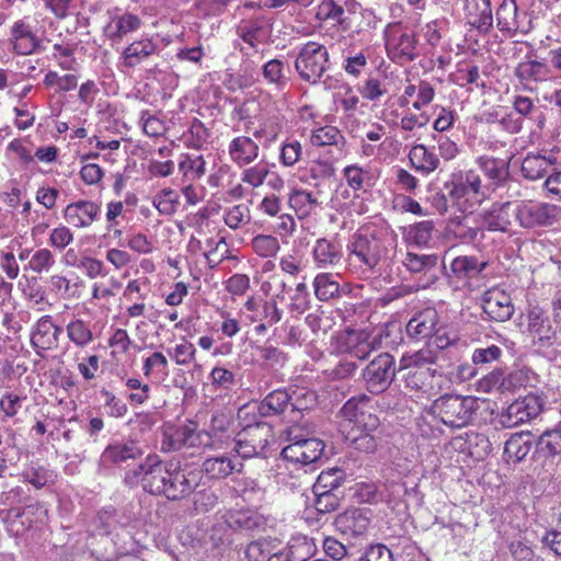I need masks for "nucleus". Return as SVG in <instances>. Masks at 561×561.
Wrapping results in <instances>:
<instances>
[{"mask_svg": "<svg viewBox=\"0 0 561 561\" xmlns=\"http://www.w3.org/2000/svg\"><path fill=\"white\" fill-rule=\"evenodd\" d=\"M316 401L312 392H305L301 396L296 391L289 394L285 390H275L267 394L260 405V411L264 415L282 413L288 403L295 409H308Z\"/></svg>", "mask_w": 561, "mask_h": 561, "instance_id": "nucleus-14", "label": "nucleus"}, {"mask_svg": "<svg viewBox=\"0 0 561 561\" xmlns=\"http://www.w3.org/2000/svg\"><path fill=\"white\" fill-rule=\"evenodd\" d=\"M328 64L327 47L317 42H308L297 53L295 69L302 81L316 84L327 71Z\"/></svg>", "mask_w": 561, "mask_h": 561, "instance_id": "nucleus-6", "label": "nucleus"}, {"mask_svg": "<svg viewBox=\"0 0 561 561\" xmlns=\"http://www.w3.org/2000/svg\"><path fill=\"white\" fill-rule=\"evenodd\" d=\"M263 77L266 82L277 87H283L288 81L284 71V64L279 59H272L264 65Z\"/></svg>", "mask_w": 561, "mask_h": 561, "instance_id": "nucleus-55", "label": "nucleus"}, {"mask_svg": "<svg viewBox=\"0 0 561 561\" xmlns=\"http://www.w3.org/2000/svg\"><path fill=\"white\" fill-rule=\"evenodd\" d=\"M312 257L318 267L327 268L336 265L341 261V252L331 241L318 239L312 249Z\"/></svg>", "mask_w": 561, "mask_h": 561, "instance_id": "nucleus-35", "label": "nucleus"}, {"mask_svg": "<svg viewBox=\"0 0 561 561\" xmlns=\"http://www.w3.org/2000/svg\"><path fill=\"white\" fill-rule=\"evenodd\" d=\"M209 446V435L206 431L197 430V426L193 422H188L187 437L185 449L191 451V454L199 453L205 449H208Z\"/></svg>", "mask_w": 561, "mask_h": 561, "instance_id": "nucleus-48", "label": "nucleus"}, {"mask_svg": "<svg viewBox=\"0 0 561 561\" xmlns=\"http://www.w3.org/2000/svg\"><path fill=\"white\" fill-rule=\"evenodd\" d=\"M241 463L237 462L230 453L206 458L203 462V471L211 479H225L234 471H240Z\"/></svg>", "mask_w": 561, "mask_h": 561, "instance_id": "nucleus-30", "label": "nucleus"}, {"mask_svg": "<svg viewBox=\"0 0 561 561\" xmlns=\"http://www.w3.org/2000/svg\"><path fill=\"white\" fill-rule=\"evenodd\" d=\"M72 241L73 233L71 230L64 225H59L50 231L48 244L57 250H64Z\"/></svg>", "mask_w": 561, "mask_h": 561, "instance_id": "nucleus-63", "label": "nucleus"}, {"mask_svg": "<svg viewBox=\"0 0 561 561\" xmlns=\"http://www.w3.org/2000/svg\"><path fill=\"white\" fill-rule=\"evenodd\" d=\"M228 151L231 160L236 164L242 167L248 165L257 159L260 147L250 137L239 136L230 141Z\"/></svg>", "mask_w": 561, "mask_h": 561, "instance_id": "nucleus-29", "label": "nucleus"}, {"mask_svg": "<svg viewBox=\"0 0 561 561\" xmlns=\"http://www.w3.org/2000/svg\"><path fill=\"white\" fill-rule=\"evenodd\" d=\"M188 423L181 426L167 424L163 426V437L161 442V450L171 453L175 450H184L187 437Z\"/></svg>", "mask_w": 561, "mask_h": 561, "instance_id": "nucleus-37", "label": "nucleus"}, {"mask_svg": "<svg viewBox=\"0 0 561 561\" xmlns=\"http://www.w3.org/2000/svg\"><path fill=\"white\" fill-rule=\"evenodd\" d=\"M379 347L377 336L367 330H344L331 337V348L337 354H348L357 359H366Z\"/></svg>", "mask_w": 561, "mask_h": 561, "instance_id": "nucleus-7", "label": "nucleus"}, {"mask_svg": "<svg viewBox=\"0 0 561 561\" xmlns=\"http://www.w3.org/2000/svg\"><path fill=\"white\" fill-rule=\"evenodd\" d=\"M394 376L393 358L388 353L379 354L365 368L363 377L370 392L383 391Z\"/></svg>", "mask_w": 561, "mask_h": 561, "instance_id": "nucleus-13", "label": "nucleus"}, {"mask_svg": "<svg viewBox=\"0 0 561 561\" xmlns=\"http://www.w3.org/2000/svg\"><path fill=\"white\" fill-rule=\"evenodd\" d=\"M486 266V262H480L474 256H458L450 263L451 272L458 277H471L483 271Z\"/></svg>", "mask_w": 561, "mask_h": 561, "instance_id": "nucleus-41", "label": "nucleus"}, {"mask_svg": "<svg viewBox=\"0 0 561 561\" xmlns=\"http://www.w3.org/2000/svg\"><path fill=\"white\" fill-rule=\"evenodd\" d=\"M481 228L490 231H506L512 218L515 217L514 203L493 204L489 209L478 215Z\"/></svg>", "mask_w": 561, "mask_h": 561, "instance_id": "nucleus-20", "label": "nucleus"}, {"mask_svg": "<svg viewBox=\"0 0 561 561\" xmlns=\"http://www.w3.org/2000/svg\"><path fill=\"white\" fill-rule=\"evenodd\" d=\"M26 482L33 484L36 489H41L48 482L53 481L54 474L42 466H30L23 472Z\"/></svg>", "mask_w": 561, "mask_h": 561, "instance_id": "nucleus-58", "label": "nucleus"}, {"mask_svg": "<svg viewBox=\"0 0 561 561\" xmlns=\"http://www.w3.org/2000/svg\"><path fill=\"white\" fill-rule=\"evenodd\" d=\"M205 160L202 156L190 157L185 156L179 163L180 171L184 176H191L192 179L202 178L205 172Z\"/></svg>", "mask_w": 561, "mask_h": 561, "instance_id": "nucleus-57", "label": "nucleus"}, {"mask_svg": "<svg viewBox=\"0 0 561 561\" xmlns=\"http://www.w3.org/2000/svg\"><path fill=\"white\" fill-rule=\"evenodd\" d=\"M370 524L368 512L360 508H350L335 518L336 528L351 536H360L366 533Z\"/></svg>", "mask_w": 561, "mask_h": 561, "instance_id": "nucleus-24", "label": "nucleus"}, {"mask_svg": "<svg viewBox=\"0 0 561 561\" xmlns=\"http://www.w3.org/2000/svg\"><path fill=\"white\" fill-rule=\"evenodd\" d=\"M457 341V335L454 332L446 330L435 329L427 345L423 350L434 351L438 355V351H443Z\"/></svg>", "mask_w": 561, "mask_h": 561, "instance_id": "nucleus-59", "label": "nucleus"}, {"mask_svg": "<svg viewBox=\"0 0 561 561\" xmlns=\"http://www.w3.org/2000/svg\"><path fill=\"white\" fill-rule=\"evenodd\" d=\"M240 35L243 42L255 48L259 44L265 42L267 32L261 24L249 22L240 27Z\"/></svg>", "mask_w": 561, "mask_h": 561, "instance_id": "nucleus-56", "label": "nucleus"}, {"mask_svg": "<svg viewBox=\"0 0 561 561\" xmlns=\"http://www.w3.org/2000/svg\"><path fill=\"white\" fill-rule=\"evenodd\" d=\"M175 461L162 462L157 455H149L135 470V477L141 479L145 491L156 495H167L169 478L175 470Z\"/></svg>", "mask_w": 561, "mask_h": 561, "instance_id": "nucleus-8", "label": "nucleus"}, {"mask_svg": "<svg viewBox=\"0 0 561 561\" xmlns=\"http://www.w3.org/2000/svg\"><path fill=\"white\" fill-rule=\"evenodd\" d=\"M343 479V471L336 467L322 471L313 485V492L336 489Z\"/></svg>", "mask_w": 561, "mask_h": 561, "instance_id": "nucleus-53", "label": "nucleus"}, {"mask_svg": "<svg viewBox=\"0 0 561 561\" xmlns=\"http://www.w3.org/2000/svg\"><path fill=\"white\" fill-rule=\"evenodd\" d=\"M314 295L321 301H327L339 294L340 286L331 274L320 273L313 279Z\"/></svg>", "mask_w": 561, "mask_h": 561, "instance_id": "nucleus-45", "label": "nucleus"}, {"mask_svg": "<svg viewBox=\"0 0 561 561\" xmlns=\"http://www.w3.org/2000/svg\"><path fill=\"white\" fill-rule=\"evenodd\" d=\"M288 205L298 218L309 217L319 206L312 193L302 188H293L288 195Z\"/></svg>", "mask_w": 561, "mask_h": 561, "instance_id": "nucleus-33", "label": "nucleus"}, {"mask_svg": "<svg viewBox=\"0 0 561 561\" xmlns=\"http://www.w3.org/2000/svg\"><path fill=\"white\" fill-rule=\"evenodd\" d=\"M324 444L317 438L297 440L284 447L282 455L284 459L301 465L316 462L322 456Z\"/></svg>", "mask_w": 561, "mask_h": 561, "instance_id": "nucleus-19", "label": "nucleus"}, {"mask_svg": "<svg viewBox=\"0 0 561 561\" xmlns=\"http://www.w3.org/2000/svg\"><path fill=\"white\" fill-rule=\"evenodd\" d=\"M316 545L312 539L306 536H296L290 539L286 548L289 561H307L316 552Z\"/></svg>", "mask_w": 561, "mask_h": 561, "instance_id": "nucleus-39", "label": "nucleus"}, {"mask_svg": "<svg viewBox=\"0 0 561 561\" xmlns=\"http://www.w3.org/2000/svg\"><path fill=\"white\" fill-rule=\"evenodd\" d=\"M497 27L501 32L507 33L513 36L517 32L527 33L529 26L525 25L518 14V9L515 0H503L496 11Z\"/></svg>", "mask_w": 561, "mask_h": 561, "instance_id": "nucleus-22", "label": "nucleus"}, {"mask_svg": "<svg viewBox=\"0 0 561 561\" xmlns=\"http://www.w3.org/2000/svg\"><path fill=\"white\" fill-rule=\"evenodd\" d=\"M126 387L133 392L128 396L130 404H142L149 399L150 387L147 383H142L137 378H128L126 380Z\"/></svg>", "mask_w": 561, "mask_h": 561, "instance_id": "nucleus-62", "label": "nucleus"}, {"mask_svg": "<svg viewBox=\"0 0 561 561\" xmlns=\"http://www.w3.org/2000/svg\"><path fill=\"white\" fill-rule=\"evenodd\" d=\"M43 84L48 89H55L57 93L68 92L77 88L78 77L73 73L59 75L49 70L43 79Z\"/></svg>", "mask_w": 561, "mask_h": 561, "instance_id": "nucleus-43", "label": "nucleus"}, {"mask_svg": "<svg viewBox=\"0 0 561 561\" xmlns=\"http://www.w3.org/2000/svg\"><path fill=\"white\" fill-rule=\"evenodd\" d=\"M37 24V20L31 16H24L12 24L10 43L16 54L30 55L38 48L41 38Z\"/></svg>", "mask_w": 561, "mask_h": 561, "instance_id": "nucleus-11", "label": "nucleus"}, {"mask_svg": "<svg viewBox=\"0 0 561 561\" xmlns=\"http://www.w3.org/2000/svg\"><path fill=\"white\" fill-rule=\"evenodd\" d=\"M253 252L263 259L275 257L280 250L278 239L272 234H257L251 240Z\"/></svg>", "mask_w": 561, "mask_h": 561, "instance_id": "nucleus-42", "label": "nucleus"}, {"mask_svg": "<svg viewBox=\"0 0 561 561\" xmlns=\"http://www.w3.org/2000/svg\"><path fill=\"white\" fill-rule=\"evenodd\" d=\"M343 139L341 131L334 126H324L312 131L311 144L318 147L337 145Z\"/></svg>", "mask_w": 561, "mask_h": 561, "instance_id": "nucleus-52", "label": "nucleus"}, {"mask_svg": "<svg viewBox=\"0 0 561 561\" xmlns=\"http://www.w3.org/2000/svg\"><path fill=\"white\" fill-rule=\"evenodd\" d=\"M517 71L522 77H528L536 81H545L552 76L550 65L548 66L538 60H529L519 64Z\"/></svg>", "mask_w": 561, "mask_h": 561, "instance_id": "nucleus-47", "label": "nucleus"}, {"mask_svg": "<svg viewBox=\"0 0 561 561\" xmlns=\"http://www.w3.org/2000/svg\"><path fill=\"white\" fill-rule=\"evenodd\" d=\"M465 14L468 23L480 30L489 31L493 24L490 0H463Z\"/></svg>", "mask_w": 561, "mask_h": 561, "instance_id": "nucleus-25", "label": "nucleus"}, {"mask_svg": "<svg viewBox=\"0 0 561 561\" xmlns=\"http://www.w3.org/2000/svg\"><path fill=\"white\" fill-rule=\"evenodd\" d=\"M340 426L347 433V438L366 451H373L376 443L370 435L379 425L378 417L370 412L366 396L351 398L340 410Z\"/></svg>", "mask_w": 561, "mask_h": 561, "instance_id": "nucleus-2", "label": "nucleus"}, {"mask_svg": "<svg viewBox=\"0 0 561 561\" xmlns=\"http://www.w3.org/2000/svg\"><path fill=\"white\" fill-rule=\"evenodd\" d=\"M542 411V400L536 394H528L511 403L500 415L504 427H515L537 417Z\"/></svg>", "mask_w": 561, "mask_h": 561, "instance_id": "nucleus-12", "label": "nucleus"}, {"mask_svg": "<svg viewBox=\"0 0 561 561\" xmlns=\"http://www.w3.org/2000/svg\"><path fill=\"white\" fill-rule=\"evenodd\" d=\"M100 213L98 204L90 201H79L67 205L64 210L66 221L77 228L92 225Z\"/></svg>", "mask_w": 561, "mask_h": 561, "instance_id": "nucleus-23", "label": "nucleus"}, {"mask_svg": "<svg viewBox=\"0 0 561 561\" xmlns=\"http://www.w3.org/2000/svg\"><path fill=\"white\" fill-rule=\"evenodd\" d=\"M195 354V346L186 340H183L169 351L170 357L175 362V364L181 366L188 365L194 359Z\"/></svg>", "mask_w": 561, "mask_h": 561, "instance_id": "nucleus-60", "label": "nucleus"}, {"mask_svg": "<svg viewBox=\"0 0 561 561\" xmlns=\"http://www.w3.org/2000/svg\"><path fill=\"white\" fill-rule=\"evenodd\" d=\"M433 230L434 226L432 221H420L411 227L409 238L419 247L427 245L432 239Z\"/></svg>", "mask_w": 561, "mask_h": 561, "instance_id": "nucleus-61", "label": "nucleus"}, {"mask_svg": "<svg viewBox=\"0 0 561 561\" xmlns=\"http://www.w3.org/2000/svg\"><path fill=\"white\" fill-rule=\"evenodd\" d=\"M436 362L437 354L431 350H420L403 356L400 368L408 370L404 375L405 388L428 398L436 396L446 383L443 374L432 367Z\"/></svg>", "mask_w": 561, "mask_h": 561, "instance_id": "nucleus-1", "label": "nucleus"}, {"mask_svg": "<svg viewBox=\"0 0 561 561\" xmlns=\"http://www.w3.org/2000/svg\"><path fill=\"white\" fill-rule=\"evenodd\" d=\"M175 470L169 478V485L165 497L172 501L181 500L188 495L196 485V474L181 470L180 463L175 462Z\"/></svg>", "mask_w": 561, "mask_h": 561, "instance_id": "nucleus-26", "label": "nucleus"}, {"mask_svg": "<svg viewBox=\"0 0 561 561\" xmlns=\"http://www.w3.org/2000/svg\"><path fill=\"white\" fill-rule=\"evenodd\" d=\"M270 174V169L265 163H256L244 169L241 173V182L252 188L260 187L264 184Z\"/></svg>", "mask_w": 561, "mask_h": 561, "instance_id": "nucleus-51", "label": "nucleus"}, {"mask_svg": "<svg viewBox=\"0 0 561 561\" xmlns=\"http://www.w3.org/2000/svg\"><path fill=\"white\" fill-rule=\"evenodd\" d=\"M526 332L533 343L540 348L550 347L556 344L557 332L549 318L539 308H533L527 313Z\"/></svg>", "mask_w": 561, "mask_h": 561, "instance_id": "nucleus-17", "label": "nucleus"}, {"mask_svg": "<svg viewBox=\"0 0 561 561\" xmlns=\"http://www.w3.org/2000/svg\"><path fill=\"white\" fill-rule=\"evenodd\" d=\"M478 409V400L472 397L444 396L434 401V413L450 427H463L470 423Z\"/></svg>", "mask_w": 561, "mask_h": 561, "instance_id": "nucleus-5", "label": "nucleus"}, {"mask_svg": "<svg viewBox=\"0 0 561 561\" xmlns=\"http://www.w3.org/2000/svg\"><path fill=\"white\" fill-rule=\"evenodd\" d=\"M402 263L410 272L421 273L433 268L437 264V257L435 255H419L409 252Z\"/></svg>", "mask_w": 561, "mask_h": 561, "instance_id": "nucleus-54", "label": "nucleus"}, {"mask_svg": "<svg viewBox=\"0 0 561 561\" xmlns=\"http://www.w3.org/2000/svg\"><path fill=\"white\" fill-rule=\"evenodd\" d=\"M554 163V159L540 154H528L522 162L520 171L524 178L535 181L542 178L549 168Z\"/></svg>", "mask_w": 561, "mask_h": 561, "instance_id": "nucleus-38", "label": "nucleus"}, {"mask_svg": "<svg viewBox=\"0 0 561 561\" xmlns=\"http://www.w3.org/2000/svg\"><path fill=\"white\" fill-rule=\"evenodd\" d=\"M386 49L393 58L412 60L415 50L414 34L400 24H389L385 30Z\"/></svg>", "mask_w": 561, "mask_h": 561, "instance_id": "nucleus-15", "label": "nucleus"}, {"mask_svg": "<svg viewBox=\"0 0 561 561\" xmlns=\"http://www.w3.org/2000/svg\"><path fill=\"white\" fill-rule=\"evenodd\" d=\"M272 436V427L268 424L250 425L236 436L233 453L243 458L259 456L264 451Z\"/></svg>", "mask_w": 561, "mask_h": 561, "instance_id": "nucleus-10", "label": "nucleus"}, {"mask_svg": "<svg viewBox=\"0 0 561 561\" xmlns=\"http://www.w3.org/2000/svg\"><path fill=\"white\" fill-rule=\"evenodd\" d=\"M346 264L350 271L366 273L373 271L386 255L383 242L374 234L358 233L347 245Z\"/></svg>", "mask_w": 561, "mask_h": 561, "instance_id": "nucleus-4", "label": "nucleus"}, {"mask_svg": "<svg viewBox=\"0 0 561 561\" xmlns=\"http://www.w3.org/2000/svg\"><path fill=\"white\" fill-rule=\"evenodd\" d=\"M409 160L415 170L425 174L434 172L439 165L438 157L424 145L413 146L409 152Z\"/></svg>", "mask_w": 561, "mask_h": 561, "instance_id": "nucleus-36", "label": "nucleus"}, {"mask_svg": "<svg viewBox=\"0 0 561 561\" xmlns=\"http://www.w3.org/2000/svg\"><path fill=\"white\" fill-rule=\"evenodd\" d=\"M153 205L162 215H172L179 206V194L172 188H164L153 197Z\"/></svg>", "mask_w": 561, "mask_h": 561, "instance_id": "nucleus-50", "label": "nucleus"}, {"mask_svg": "<svg viewBox=\"0 0 561 561\" xmlns=\"http://www.w3.org/2000/svg\"><path fill=\"white\" fill-rule=\"evenodd\" d=\"M227 422L225 417H213L211 428L208 432L209 446L208 449L214 450H228L233 451L234 438L227 430Z\"/></svg>", "mask_w": 561, "mask_h": 561, "instance_id": "nucleus-32", "label": "nucleus"}, {"mask_svg": "<svg viewBox=\"0 0 561 561\" xmlns=\"http://www.w3.org/2000/svg\"><path fill=\"white\" fill-rule=\"evenodd\" d=\"M444 190L451 202L461 211H472L486 198L480 176L473 171L453 174L445 182Z\"/></svg>", "mask_w": 561, "mask_h": 561, "instance_id": "nucleus-3", "label": "nucleus"}, {"mask_svg": "<svg viewBox=\"0 0 561 561\" xmlns=\"http://www.w3.org/2000/svg\"><path fill=\"white\" fill-rule=\"evenodd\" d=\"M60 328L55 325L49 316L42 317L33 327L31 343L38 354L57 346Z\"/></svg>", "mask_w": 561, "mask_h": 561, "instance_id": "nucleus-21", "label": "nucleus"}, {"mask_svg": "<svg viewBox=\"0 0 561 561\" xmlns=\"http://www.w3.org/2000/svg\"><path fill=\"white\" fill-rule=\"evenodd\" d=\"M482 308L490 319L499 322L510 320L514 313L511 296L499 287L490 288L483 294Z\"/></svg>", "mask_w": 561, "mask_h": 561, "instance_id": "nucleus-18", "label": "nucleus"}, {"mask_svg": "<svg viewBox=\"0 0 561 561\" xmlns=\"http://www.w3.org/2000/svg\"><path fill=\"white\" fill-rule=\"evenodd\" d=\"M531 449L530 435L528 433H515L505 443L504 456L507 462H519Z\"/></svg>", "mask_w": 561, "mask_h": 561, "instance_id": "nucleus-34", "label": "nucleus"}, {"mask_svg": "<svg viewBox=\"0 0 561 561\" xmlns=\"http://www.w3.org/2000/svg\"><path fill=\"white\" fill-rule=\"evenodd\" d=\"M225 224L233 229H240L251 221V211L248 205L237 204L229 206L224 211Z\"/></svg>", "mask_w": 561, "mask_h": 561, "instance_id": "nucleus-44", "label": "nucleus"}, {"mask_svg": "<svg viewBox=\"0 0 561 561\" xmlns=\"http://www.w3.org/2000/svg\"><path fill=\"white\" fill-rule=\"evenodd\" d=\"M54 264L55 257L53 253L50 250L44 248L35 251L31 255L25 268L34 273L42 274L49 272Z\"/></svg>", "mask_w": 561, "mask_h": 561, "instance_id": "nucleus-49", "label": "nucleus"}, {"mask_svg": "<svg viewBox=\"0 0 561 561\" xmlns=\"http://www.w3.org/2000/svg\"><path fill=\"white\" fill-rule=\"evenodd\" d=\"M539 445L552 455L561 454V426L545 432L539 438Z\"/></svg>", "mask_w": 561, "mask_h": 561, "instance_id": "nucleus-64", "label": "nucleus"}, {"mask_svg": "<svg viewBox=\"0 0 561 561\" xmlns=\"http://www.w3.org/2000/svg\"><path fill=\"white\" fill-rule=\"evenodd\" d=\"M477 164L483 173L492 181L501 182L506 175V168L503 160L493 157L482 156L477 159Z\"/></svg>", "mask_w": 561, "mask_h": 561, "instance_id": "nucleus-46", "label": "nucleus"}, {"mask_svg": "<svg viewBox=\"0 0 561 561\" xmlns=\"http://www.w3.org/2000/svg\"><path fill=\"white\" fill-rule=\"evenodd\" d=\"M156 49L157 46L150 38H140L122 50L119 61L126 68H134L149 58Z\"/></svg>", "mask_w": 561, "mask_h": 561, "instance_id": "nucleus-28", "label": "nucleus"}, {"mask_svg": "<svg viewBox=\"0 0 561 561\" xmlns=\"http://www.w3.org/2000/svg\"><path fill=\"white\" fill-rule=\"evenodd\" d=\"M67 337L76 346L83 348L93 341V333L88 322L73 319L66 325Z\"/></svg>", "mask_w": 561, "mask_h": 561, "instance_id": "nucleus-40", "label": "nucleus"}, {"mask_svg": "<svg viewBox=\"0 0 561 561\" xmlns=\"http://www.w3.org/2000/svg\"><path fill=\"white\" fill-rule=\"evenodd\" d=\"M140 26L141 20L137 15L116 9L108 12L103 34L114 45L122 43L126 36L139 30Z\"/></svg>", "mask_w": 561, "mask_h": 561, "instance_id": "nucleus-16", "label": "nucleus"}, {"mask_svg": "<svg viewBox=\"0 0 561 561\" xmlns=\"http://www.w3.org/2000/svg\"><path fill=\"white\" fill-rule=\"evenodd\" d=\"M514 205L515 218L524 228L550 226L561 217V209L551 204L522 201Z\"/></svg>", "mask_w": 561, "mask_h": 561, "instance_id": "nucleus-9", "label": "nucleus"}, {"mask_svg": "<svg viewBox=\"0 0 561 561\" xmlns=\"http://www.w3.org/2000/svg\"><path fill=\"white\" fill-rule=\"evenodd\" d=\"M438 323V313L433 308H427L415 314L407 324L409 336L423 340L431 337Z\"/></svg>", "mask_w": 561, "mask_h": 561, "instance_id": "nucleus-27", "label": "nucleus"}, {"mask_svg": "<svg viewBox=\"0 0 561 561\" xmlns=\"http://www.w3.org/2000/svg\"><path fill=\"white\" fill-rule=\"evenodd\" d=\"M142 455L141 448L134 440L108 445L101 456L103 463H122L130 459H137Z\"/></svg>", "mask_w": 561, "mask_h": 561, "instance_id": "nucleus-31", "label": "nucleus"}]
</instances>
